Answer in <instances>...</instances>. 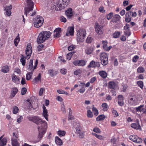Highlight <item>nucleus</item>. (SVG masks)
Instances as JSON below:
<instances>
[{"label": "nucleus", "instance_id": "obj_51", "mask_svg": "<svg viewBox=\"0 0 146 146\" xmlns=\"http://www.w3.org/2000/svg\"><path fill=\"white\" fill-rule=\"evenodd\" d=\"M92 111H93L94 115L96 116H97L98 114V110L96 108L93 107L92 108Z\"/></svg>", "mask_w": 146, "mask_h": 146}, {"label": "nucleus", "instance_id": "obj_49", "mask_svg": "<svg viewBox=\"0 0 146 146\" xmlns=\"http://www.w3.org/2000/svg\"><path fill=\"white\" fill-rule=\"evenodd\" d=\"M31 100H27V106L29 108H33L32 104H31Z\"/></svg>", "mask_w": 146, "mask_h": 146}, {"label": "nucleus", "instance_id": "obj_55", "mask_svg": "<svg viewBox=\"0 0 146 146\" xmlns=\"http://www.w3.org/2000/svg\"><path fill=\"white\" fill-rule=\"evenodd\" d=\"M137 84L141 88H143V83L142 81H139L137 82Z\"/></svg>", "mask_w": 146, "mask_h": 146}, {"label": "nucleus", "instance_id": "obj_17", "mask_svg": "<svg viewBox=\"0 0 146 146\" xmlns=\"http://www.w3.org/2000/svg\"><path fill=\"white\" fill-rule=\"evenodd\" d=\"M73 63L75 66H83L86 64L85 61L83 60H76L74 61Z\"/></svg>", "mask_w": 146, "mask_h": 146}, {"label": "nucleus", "instance_id": "obj_42", "mask_svg": "<svg viewBox=\"0 0 146 146\" xmlns=\"http://www.w3.org/2000/svg\"><path fill=\"white\" fill-rule=\"evenodd\" d=\"M18 139H12V144L13 146H19V144L17 140Z\"/></svg>", "mask_w": 146, "mask_h": 146}, {"label": "nucleus", "instance_id": "obj_47", "mask_svg": "<svg viewBox=\"0 0 146 146\" xmlns=\"http://www.w3.org/2000/svg\"><path fill=\"white\" fill-rule=\"evenodd\" d=\"M93 40V38L91 36H89L87 37L86 40V42L87 43H90Z\"/></svg>", "mask_w": 146, "mask_h": 146}, {"label": "nucleus", "instance_id": "obj_14", "mask_svg": "<svg viewBox=\"0 0 146 146\" xmlns=\"http://www.w3.org/2000/svg\"><path fill=\"white\" fill-rule=\"evenodd\" d=\"M129 138L132 141L137 143H139L142 141V139L141 138L138 137L135 135L130 136Z\"/></svg>", "mask_w": 146, "mask_h": 146}, {"label": "nucleus", "instance_id": "obj_16", "mask_svg": "<svg viewBox=\"0 0 146 146\" xmlns=\"http://www.w3.org/2000/svg\"><path fill=\"white\" fill-rule=\"evenodd\" d=\"M100 64L99 62L95 61L92 60L90 62L88 67L89 68H95L96 67H99L100 66Z\"/></svg>", "mask_w": 146, "mask_h": 146}, {"label": "nucleus", "instance_id": "obj_15", "mask_svg": "<svg viewBox=\"0 0 146 146\" xmlns=\"http://www.w3.org/2000/svg\"><path fill=\"white\" fill-rule=\"evenodd\" d=\"M74 26L68 27L66 35L67 36L73 35L74 33Z\"/></svg>", "mask_w": 146, "mask_h": 146}, {"label": "nucleus", "instance_id": "obj_26", "mask_svg": "<svg viewBox=\"0 0 146 146\" xmlns=\"http://www.w3.org/2000/svg\"><path fill=\"white\" fill-rule=\"evenodd\" d=\"M41 81V75L39 73L38 76L35 77L33 80V82L34 84H36Z\"/></svg>", "mask_w": 146, "mask_h": 146}, {"label": "nucleus", "instance_id": "obj_45", "mask_svg": "<svg viewBox=\"0 0 146 146\" xmlns=\"http://www.w3.org/2000/svg\"><path fill=\"white\" fill-rule=\"evenodd\" d=\"M57 92L59 94H64L66 95H68V93L61 89H58L57 90Z\"/></svg>", "mask_w": 146, "mask_h": 146}, {"label": "nucleus", "instance_id": "obj_54", "mask_svg": "<svg viewBox=\"0 0 146 146\" xmlns=\"http://www.w3.org/2000/svg\"><path fill=\"white\" fill-rule=\"evenodd\" d=\"M82 72V71L80 69H78L76 70L74 72V74L75 75H78L80 74Z\"/></svg>", "mask_w": 146, "mask_h": 146}, {"label": "nucleus", "instance_id": "obj_58", "mask_svg": "<svg viewBox=\"0 0 146 146\" xmlns=\"http://www.w3.org/2000/svg\"><path fill=\"white\" fill-rule=\"evenodd\" d=\"M27 91V89L25 87L22 88L21 90V94L22 95H24L25 94Z\"/></svg>", "mask_w": 146, "mask_h": 146}, {"label": "nucleus", "instance_id": "obj_25", "mask_svg": "<svg viewBox=\"0 0 146 146\" xmlns=\"http://www.w3.org/2000/svg\"><path fill=\"white\" fill-rule=\"evenodd\" d=\"M3 136L0 137V146H4L6 145L7 140L6 138H4L2 139Z\"/></svg>", "mask_w": 146, "mask_h": 146}, {"label": "nucleus", "instance_id": "obj_38", "mask_svg": "<svg viewBox=\"0 0 146 146\" xmlns=\"http://www.w3.org/2000/svg\"><path fill=\"white\" fill-rule=\"evenodd\" d=\"M102 110L104 111H107L108 109V106L106 103H103L102 105Z\"/></svg>", "mask_w": 146, "mask_h": 146}, {"label": "nucleus", "instance_id": "obj_64", "mask_svg": "<svg viewBox=\"0 0 146 146\" xmlns=\"http://www.w3.org/2000/svg\"><path fill=\"white\" fill-rule=\"evenodd\" d=\"M23 119V117L22 116H20V117L18 118L17 120V122L18 123H20L21 122Z\"/></svg>", "mask_w": 146, "mask_h": 146}, {"label": "nucleus", "instance_id": "obj_22", "mask_svg": "<svg viewBox=\"0 0 146 146\" xmlns=\"http://www.w3.org/2000/svg\"><path fill=\"white\" fill-rule=\"evenodd\" d=\"M6 11V15L8 16L11 15V10L12 9V6L11 5L4 7Z\"/></svg>", "mask_w": 146, "mask_h": 146}, {"label": "nucleus", "instance_id": "obj_46", "mask_svg": "<svg viewBox=\"0 0 146 146\" xmlns=\"http://www.w3.org/2000/svg\"><path fill=\"white\" fill-rule=\"evenodd\" d=\"M87 116L88 117L92 118L93 117L92 112L90 110H88L87 111Z\"/></svg>", "mask_w": 146, "mask_h": 146}, {"label": "nucleus", "instance_id": "obj_3", "mask_svg": "<svg viewBox=\"0 0 146 146\" xmlns=\"http://www.w3.org/2000/svg\"><path fill=\"white\" fill-rule=\"evenodd\" d=\"M32 53V50L31 44L30 43H29L27 45L25 51V53L26 56L25 57L23 55H22L20 60V61L23 66H24L25 65L26 63L25 59H27L28 60L30 58Z\"/></svg>", "mask_w": 146, "mask_h": 146}, {"label": "nucleus", "instance_id": "obj_39", "mask_svg": "<svg viewBox=\"0 0 146 146\" xmlns=\"http://www.w3.org/2000/svg\"><path fill=\"white\" fill-rule=\"evenodd\" d=\"M58 134L60 137L64 136L66 134V131L63 130H59L58 131Z\"/></svg>", "mask_w": 146, "mask_h": 146}, {"label": "nucleus", "instance_id": "obj_11", "mask_svg": "<svg viewBox=\"0 0 146 146\" xmlns=\"http://www.w3.org/2000/svg\"><path fill=\"white\" fill-rule=\"evenodd\" d=\"M94 28L96 33L98 34L101 35L103 34V27L99 24L98 22L95 23Z\"/></svg>", "mask_w": 146, "mask_h": 146}, {"label": "nucleus", "instance_id": "obj_31", "mask_svg": "<svg viewBox=\"0 0 146 146\" xmlns=\"http://www.w3.org/2000/svg\"><path fill=\"white\" fill-rule=\"evenodd\" d=\"M55 142L58 145H61L62 144V140L58 137H55Z\"/></svg>", "mask_w": 146, "mask_h": 146}, {"label": "nucleus", "instance_id": "obj_40", "mask_svg": "<svg viewBox=\"0 0 146 146\" xmlns=\"http://www.w3.org/2000/svg\"><path fill=\"white\" fill-rule=\"evenodd\" d=\"M92 134L99 139H100L101 140H102L104 139V137L103 136H102L101 135H98L97 134L94 133H92Z\"/></svg>", "mask_w": 146, "mask_h": 146}, {"label": "nucleus", "instance_id": "obj_6", "mask_svg": "<svg viewBox=\"0 0 146 146\" xmlns=\"http://www.w3.org/2000/svg\"><path fill=\"white\" fill-rule=\"evenodd\" d=\"M69 1V0H57L55 6L56 10H59L65 7Z\"/></svg>", "mask_w": 146, "mask_h": 146}, {"label": "nucleus", "instance_id": "obj_21", "mask_svg": "<svg viewBox=\"0 0 146 146\" xmlns=\"http://www.w3.org/2000/svg\"><path fill=\"white\" fill-rule=\"evenodd\" d=\"M131 126L132 128L136 129L141 130V127L138 122L131 124Z\"/></svg>", "mask_w": 146, "mask_h": 146}, {"label": "nucleus", "instance_id": "obj_13", "mask_svg": "<svg viewBox=\"0 0 146 146\" xmlns=\"http://www.w3.org/2000/svg\"><path fill=\"white\" fill-rule=\"evenodd\" d=\"M128 102L131 105L135 106L138 104V100L135 96H131L128 99Z\"/></svg>", "mask_w": 146, "mask_h": 146}, {"label": "nucleus", "instance_id": "obj_36", "mask_svg": "<svg viewBox=\"0 0 146 146\" xmlns=\"http://www.w3.org/2000/svg\"><path fill=\"white\" fill-rule=\"evenodd\" d=\"M93 51V48L91 47H89L85 50L86 53L88 54H90L92 53Z\"/></svg>", "mask_w": 146, "mask_h": 146}, {"label": "nucleus", "instance_id": "obj_28", "mask_svg": "<svg viewBox=\"0 0 146 146\" xmlns=\"http://www.w3.org/2000/svg\"><path fill=\"white\" fill-rule=\"evenodd\" d=\"M65 13L68 17L70 18L73 15L72 9L71 8L68 9L65 12Z\"/></svg>", "mask_w": 146, "mask_h": 146}, {"label": "nucleus", "instance_id": "obj_62", "mask_svg": "<svg viewBox=\"0 0 146 146\" xmlns=\"http://www.w3.org/2000/svg\"><path fill=\"white\" fill-rule=\"evenodd\" d=\"M14 72L17 73L18 74H21V71L18 68H16L15 69Z\"/></svg>", "mask_w": 146, "mask_h": 146}, {"label": "nucleus", "instance_id": "obj_60", "mask_svg": "<svg viewBox=\"0 0 146 146\" xmlns=\"http://www.w3.org/2000/svg\"><path fill=\"white\" fill-rule=\"evenodd\" d=\"M67 72V69L65 68H62L60 69V72L63 74H65Z\"/></svg>", "mask_w": 146, "mask_h": 146}, {"label": "nucleus", "instance_id": "obj_48", "mask_svg": "<svg viewBox=\"0 0 146 146\" xmlns=\"http://www.w3.org/2000/svg\"><path fill=\"white\" fill-rule=\"evenodd\" d=\"M73 54V52H72L67 54L66 55V58L68 60H70L71 59L72 56Z\"/></svg>", "mask_w": 146, "mask_h": 146}, {"label": "nucleus", "instance_id": "obj_34", "mask_svg": "<svg viewBox=\"0 0 146 146\" xmlns=\"http://www.w3.org/2000/svg\"><path fill=\"white\" fill-rule=\"evenodd\" d=\"M20 40V38L19 37V34H18L17 36L15 38L14 40V43L16 46H17Z\"/></svg>", "mask_w": 146, "mask_h": 146}, {"label": "nucleus", "instance_id": "obj_52", "mask_svg": "<svg viewBox=\"0 0 146 146\" xmlns=\"http://www.w3.org/2000/svg\"><path fill=\"white\" fill-rule=\"evenodd\" d=\"M143 106L144 105H141L138 107L136 108V111H139L140 112H141L142 111V110L143 109Z\"/></svg>", "mask_w": 146, "mask_h": 146}, {"label": "nucleus", "instance_id": "obj_1", "mask_svg": "<svg viewBox=\"0 0 146 146\" xmlns=\"http://www.w3.org/2000/svg\"><path fill=\"white\" fill-rule=\"evenodd\" d=\"M30 121H32L37 125L40 124L38 127V137L40 139L46 132L47 123L45 121L42 120L38 116L30 117L28 118Z\"/></svg>", "mask_w": 146, "mask_h": 146}, {"label": "nucleus", "instance_id": "obj_7", "mask_svg": "<svg viewBox=\"0 0 146 146\" xmlns=\"http://www.w3.org/2000/svg\"><path fill=\"white\" fill-rule=\"evenodd\" d=\"M33 21L34 27L37 28L41 27L42 25L44 20L42 17L37 16L33 19Z\"/></svg>", "mask_w": 146, "mask_h": 146}, {"label": "nucleus", "instance_id": "obj_10", "mask_svg": "<svg viewBox=\"0 0 146 146\" xmlns=\"http://www.w3.org/2000/svg\"><path fill=\"white\" fill-rule=\"evenodd\" d=\"M33 61L31 60L29 64V65L27 67V69L29 70L31 72H33L35 69H36L38 64V60H36L35 63V65L33 67Z\"/></svg>", "mask_w": 146, "mask_h": 146}, {"label": "nucleus", "instance_id": "obj_2", "mask_svg": "<svg viewBox=\"0 0 146 146\" xmlns=\"http://www.w3.org/2000/svg\"><path fill=\"white\" fill-rule=\"evenodd\" d=\"M27 5L25 9V14L27 17L28 15L30 16H33L36 14V12H32L34 4L32 0H27Z\"/></svg>", "mask_w": 146, "mask_h": 146}, {"label": "nucleus", "instance_id": "obj_35", "mask_svg": "<svg viewBox=\"0 0 146 146\" xmlns=\"http://www.w3.org/2000/svg\"><path fill=\"white\" fill-rule=\"evenodd\" d=\"M33 72H28L26 75V78L27 80H28L32 78Z\"/></svg>", "mask_w": 146, "mask_h": 146}, {"label": "nucleus", "instance_id": "obj_20", "mask_svg": "<svg viewBox=\"0 0 146 146\" xmlns=\"http://www.w3.org/2000/svg\"><path fill=\"white\" fill-rule=\"evenodd\" d=\"M12 81L16 84H19L20 82V79L19 77H17L15 74H13L12 76Z\"/></svg>", "mask_w": 146, "mask_h": 146}, {"label": "nucleus", "instance_id": "obj_37", "mask_svg": "<svg viewBox=\"0 0 146 146\" xmlns=\"http://www.w3.org/2000/svg\"><path fill=\"white\" fill-rule=\"evenodd\" d=\"M121 19L120 16L118 15H115L113 17V21L116 22L119 21Z\"/></svg>", "mask_w": 146, "mask_h": 146}, {"label": "nucleus", "instance_id": "obj_29", "mask_svg": "<svg viewBox=\"0 0 146 146\" xmlns=\"http://www.w3.org/2000/svg\"><path fill=\"white\" fill-rule=\"evenodd\" d=\"M9 70V68L7 65H5L2 67L1 71L4 73H6Z\"/></svg>", "mask_w": 146, "mask_h": 146}, {"label": "nucleus", "instance_id": "obj_43", "mask_svg": "<svg viewBox=\"0 0 146 146\" xmlns=\"http://www.w3.org/2000/svg\"><path fill=\"white\" fill-rule=\"evenodd\" d=\"M105 118V116L103 115H99L96 118V120L98 121L102 120H104Z\"/></svg>", "mask_w": 146, "mask_h": 146}, {"label": "nucleus", "instance_id": "obj_30", "mask_svg": "<svg viewBox=\"0 0 146 146\" xmlns=\"http://www.w3.org/2000/svg\"><path fill=\"white\" fill-rule=\"evenodd\" d=\"M116 85V84L115 82L111 81L109 83L108 87L110 88L113 89L115 88Z\"/></svg>", "mask_w": 146, "mask_h": 146}, {"label": "nucleus", "instance_id": "obj_59", "mask_svg": "<svg viewBox=\"0 0 146 146\" xmlns=\"http://www.w3.org/2000/svg\"><path fill=\"white\" fill-rule=\"evenodd\" d=\"M93 131L97 133H100L101 132L100 129L97 127L94 128L93 129Z\"/></svg>", "mask_w": 146, "mask_h": 146}, {"label": "nucleus", "instance_id": "obj_33", "mask_svg": "<svg viewBox=\"0 0 146 146\" xmlns=\"http://www.w3.org/2000/svg\"><path fill=\"white\" fill-rule=\"evenodd\" d=\"M58 73L57 71H54L53 70L50 69L48 70V73L51 76H53L56 75Z\"/></svg>", "mask_w": 146, "mask_h": 146}, {"label": "nucleus", "instance_id": "obj_4", "mask_svg": "<svg viewBox=\"0 0 146 146\" xmlns=\"http://www.w3.org/2000/svg\"><path fill=\"white\" fill-rule=\"evenodd\" d=\"M51 33L49 31H42L39 35L37 38V42L38 44L43 43L50 36Z\"/></svg>", "mask_w": 146, "mask_h": 146}, {"label": "nucleus", "instance_id": "obj_53", "mask_svg": "<svg viewBox=\"0 0 146 146\" xmlns=\"http://www.w3.org/2000/svg\"><path fill=\"white\" fill-rule=\"evenodd\" d=\"M144 71L145 70L142 67H139L137 69V72L139 73H143Z\"/></svg>", "mask_w": 146, "mask_h": 146}, {"label": "nucleus", "instance_id": "obj_56", "mask_svg": "<svg viewBox=\"0 0 146 146\" xmlns=\"http://www.w3.org/2000/svg\"><path fill=\"white\" fill-rule=\"evenodd\" d=\"M12 139H19L18 135L16 133H13Z\"/></svg>", "mask_w": 146, "mask_h": 146}, {"label": "nucleus", "instance_id": "obj_61", "mask_svg": "<svg viewBox=\"0 0 146 146\" xmlns=\"http://www.w3.org/2000/svg\"><path fill=\"white\" fill-rule=\"evenodd\" d=\"M124 35L128 37L130 35V32L129 30H127L124 32Z\"/></svg>", "mask_w": 146, "mask_h": 146}, {"label": "nucleus", "instance_id": "obj_57", "mask_svg": "<svg viewBox=\"0 0 146 146\" xmlns=\"http://www.w3.org/2000/svg\"><path fill=\"white\" fill-rule=\"evenodd\" d=\"M113 16V13H110L106 15V17L108 20H110L112 17Z\"/></svg>", "mask_w": 146, "mask_h": 146}, {"label": "nucleus", "instance_id": "obj_9", "mask_svg": "<svg viewBox=\"0 0 146 146\" xmlns=\"http://www.w3.org/2000/svg\"><path fill=\"white\" fill-rule=\"evenodd\" d=\"M136 15L137 13L135 12H133L130 11L127 12L125 15V21L127 23L129 22L131 20V17H135L136 16Z\"/></svg>", "mask_w": 146, "mask_h": 146}, {"label": "nucleus", "instance_id": "obj_27", "mask_svg": "<svg viewBox=\"0 0 146 146\" xmlns=\"http://www.w3.org/2000/svg\"><path fill=\"white\" fill-rule=\"evenodd\" d=\"M18 91L17 89L16 88L12 89L10 97L12 98L14 97Z\"/></svg>", "mask_w": 146, "mask_h": 146}, {"label": "nucleus", "instance_id": "obj_24", "mask_svg": "<svg viewBox=\"0 0 146 146\" xmlns=\"http://www.w3.org/2000/svg\"><path fill=\"white\" fill-rule=\"evenodd\" d=\"M118 104L120 106H122L124 105L123 98V96L120 95L118 96Z\"/></svg>", "mask_w": 146, "mask_h": 146}, {"label": "nucleus", "instance_id": "obj_63", "mask_svg": "<svg viewBox=\"0 0 146 146\" xmlns=\"http://www.w3.org/2000/svg\"><path fill=\"white\" fill-rule=\"evenodd\" d=\"M75 46L74 45H70L68 47V50L69 51L72 50L75 48Z\"/></svg>", "mask_w": 146, "mask_h": 146}, {"label": "nucleus", "instance_id": "obj_19", "mask_svg": "<svg viewBox=\"0 0 146 146\" xmlns=\"http://www.w3.org/2000/svg\"><path fill=\"white\" fill-rule=\"evenodd\" d=\"M102 43L103 45V48L105 51H109L112 48L111 46H108V42L106 40H103Z\"/></svg>", "mask_w": 146, "mask_h": 146}, {"label": "nucleus", "instance_id": "obj_12", "mask_svg": "<svg viewBox=\"0 0 146 146\" xmlns=\"http://www.w3.org/2000/svg\"><path fill=\"white\" fill-rule=\"evenodd\" d=\"M76 132L80 138H82L84 136V133L82 130V127L79 123L75 127Z\"/></svg>", "mask_w": 146, "mask_h": 146}, {"label": "nucleus", "instance_id": "obj_44", "mask_svg": "<svg viewBox=\"0 0 146 146\" xmlns=\"http://www.w3.org/2000/svg\"><path fill=\"white\" fill-rule=\"evenodd\" d=\"M120 33L119 32L116 31L113 34V37L115 38H118L120 35Z\"/></svg>", "mask_w": 146, "mask_h": 146}, {"label": "nucleus", "instance_id": "obj_23", "mask_svg": "<svg viewBox=\"0 0 146 146\" xmlns=\"http://www.w3.org/2000/svg\"><path fill=\"white\" fill-rule=\"evenodd\" d=\"M48 111L46 108L45 106H43V111L42 113V115L45 119L47 121H48Z\"/></svg>", "mask_w": 146, "mask_h": 146}, {"label": "nucleus", "instance_id": "obj_41", "mask_svg": "<svg viewBox=\"0 0 146 146\" xmlns=\"http://www.w3.org/2000/svg\"><path fill=\"white\" fill-rule=\"evenodd\" d=\"M18 139H12V144L13 146H19V144L17 140Z\"/></svg>", "mask_w": 146, "mask_h": 146}, {"label": "nucleus", "instance_id": "obj_18", "mask_svg": "<svg viewBox=\"0 0 146 146\" xmlns=\"http://www.w3.org/2000/svg\"><path fill=\"white\" fill-rule=\"evenodd\" d=\"M61 32V29L60 28H56L54 31V38H58L60 37Z\"/></svg>", "mask_w": 146, "mask_h": 146}, {"label": "nucleus", "instance_id": "obj_5", "mask_svg": "<svg viewBox=\"0 0 146 146\" xmlns=\"http://www.w3.org/2000/svg\"><path fill=\"white\" fill-rule=\"evenodd\" d=\"M86 35V31L83 29H80L77 31L76 40L78 42H82L84 40Z\"/></svg>", "mask_w": 146, "mask_h": 146}, {"label": "nucleus", "instance_id": "obj_50", "mask_svg": "<svg viewBox=\"0 0 146 146\" xmlns=\"http://www.w3.org/2000/svg\"><path fill=\"white\" fill-rule=\"evenodd\" d=\"M13 112L14 114H16L18 112L19 108L15 106L13 107Z\"/></svg>", "mask_w": 146, "mask_h": 146}, {"label": "nucleus", "instance_id": "obj_32", "mask_svg": "<svg viewBox=\"0 0 146 146\" xmlns=\"http://www.w3.org/2000/svg\"><path fill=\"white\" fill-rule=\"evenodd\" d=\"M99 74L103 78H106L107 76V73L104 71H100L99 72Z\"/></svg>", "mask_w": 146, "mask_h": 146}, {"label": "nucleus", "instance_id": "obj_8", "mask_svg": "<svg viewBox=\"0 0 146 146\" xmlns=\"http://www.w3.org/2000/svg\"><path fill=\"white\" fill-rule=\"evenodd\" d=\"M100 58L101 63L103 65H106L108 63V58L107 53L105 52H101L100 54Z\"/></svg>", "mask_w": 146, "mask_h": 146}]
</instances>
